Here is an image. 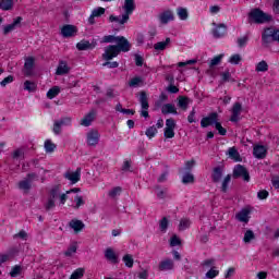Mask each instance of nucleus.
<instances>
[{
  "label": "nucleus",
  "instance_id": "obj_36",
  "mask_svg": "<svg viewBox=\"0 0 279 279\" xmlns=\"http://www.w3.org/2000/svg\"><path fill=\"white\" fill-rule=\"evenodd\" d=\"M177 14L181 21H186V19H189V11L182 7L177 9Z\"/></svg>",
  "mask_w": 279,
  "mask_h": 279
},
{
  "label": "nucleus",
  "instance_id": "obj_17",
  "mask_svg": "<svg viewBox=\"0 0 279 279\" xmlns=\"http://www.w3.org/2000/svg\"><path fill=\"white\" fill-rule=\"evenodd\" d=\"M223 178V167L218 166L213 169L211 172V180L215 184L221 182V179Z\"/></svg>",
  "mask_w": 279,
  "mask_h": 279
},
{
  "label": "nucleus",
  "instance_id": "obj_58",
  "mask_svg": "<svg viewBox=\"0 0 279 279\" xmlns=\"http://www.w3.org/2000/svg\"><path fill=\"white\" fill-rule=\"evenodd\" d=\"M74 202L76 203V205L74 206L76 210L80 208V206H84L85 204L84 198L80 195L75 196Z\"/></svg>",
  "mask_w": 279,
  "mask_h": 279
},
{
  "label": "nucleus",
  "instance_id": "obj_27",
  "mask_svg": "<svg viewBox=\"0 0 279 279\" xmlns=\"http://www.w3.org/2000/svg\"><path fill=\"white\" fill-rule=\"evenodd\" d=\"M169 45H171V38L167 37L165 41H159V43L155 44L154 49L156 51H165V49H167V47H169Z\"/></svg>",
  "mask_w": 279,
  "mask_h": 279
},
{
  "label": "nucleus",
  "instance_id": "obj_51",
  "mask_svg": "<svg viewBox=\"0 0 279 279\" xmlns=\"http://www.w3.org/2000/svg\"><path fill=\"white\" fill-rule=\"evenodd\" d=\"M92 14L95 16V17H99V16H102V14H106V9L101 8V7H98L96 9H94L92 11Z\"/></svg>",
  "mask_w": 279,
  "mask_h": 279
},
{
  "label": "nucleus",
  "instance_id": "obj_2",
  "mask_svg": "<svg viewBox=\"0 0 279 279\" xmlns=\"http://www.w3.org/2000/svg\"><path fill=\"white\" fill-rule=\"evenodd\" d=\"M271 21H274V16L258 8L252 9L247 14V23L250 25H264V23H271Z\"/></svg>",
  "mask_w": 279,
  "mask_h": 279
},
{
  "label": "nucleus",
  "instance_id": "obj_13",
  "mask_svg": "<svg viewBox=\"0 0 279 279\" xmlns=\"http://www.w3.org/2000/svg\"><path fill=\"white\" fill-rule=\"evenodd\" d=\"M97 117V111L90 110L85 117L81 120V125L84 128H90L93 124V121H95V118Z\"/></svg>",
  "mask_w": 279,
  "mask_h": 279
},
{
  "label": "nucleus",
  "instance_id": "obj_59",
  "mask_svg": "<svg viewBox=\"0 0 279 279\" xmlns=\"http://www.w3.org/2000/svg\"><path fill=\"white\" fill-rule=\"evenodd\" d=\"M71 121H73V119H71V117H65V118H61L60 120H57V122H59V124L61 125H71Z\"/></svg>",
  "mask_w": 279,
  "mask_h": 279
},
{
  "label": "nucleus",
  "instance_id": "obj_46",
  "mask_svg": "<svg viewBox=\"0 0 279 279\" xmlns=\"http://www.w3.org/2000/svg\"><path fill=\"white\" fill-rule=\"evenodd\" d=\"M156 134H158V129H156L154 125L149 126L145 132V135L147 136V138H154Z\"/></svg>",
  "mask_w": 279,
  "mask_h": 279
},
{
  "label": "nucleus",
  "instance_id": "obj_32",
  "mask_svg": "<svg viewBox=\"0 0 279 279\" xmlns=\"http://www.w3.org/2000/svg\"><path fill=\"white\" fill-rule=\"evenodd\" d=\"M84 274H86V269L84 268H77L74 270L70 277V279H82L84 278Z\"/></svg>",
  "mask_w": 279,
  "mask_h": 279
},
{
  "label": "nucleus",
  "instance_id": "obj_54",
  "mask_svg": "<svg viewBox=\"0 0 279 279\" xmlns=\"http://www.w3.org/2000/svg\"><path fill=\"white\" fill-rule=\"evenodd\" d=\"M21 269H22L21 266H19V265L14 266V267L11 269V271H10L11 278H16V276H20Z\"/></svg>",
  "mask_w": 279,
  "mask_h": 279
},
{
  "label": "nucleus",
  "instance_id": "obj_15",
  "mask_svg": "<svg viewBox=\"0 0 279 279\" xmlns=\"http://www.w3.org/2000/svg\"><path fill=\"white\" fill-rule=\"evenodd\" d=\"M253 155L258 159L263 160L267 156V148L264 145H256L253 148Z\"/></svg>",
  "mask_w": 279,
  "mask_h": 279
},
{
  "label": "nucleus",
  "instance_id": "obj_30",
  "mask_svg": "<svg viewBox=\"0 0 279 279\" xmlns=\"http://www.w3.org/2000/svg\"><path fill=\"white\" fill-rule=\"evenodd\" d=\"M121 193H123V187L122 186H116L112 190H110L108 192V196L111 199H117V197H119V195H121Z\"/></svg>",
  "mask_w": 279,
  "mask_h": 279
},
{
  "label": "nucleus",
  "instance_id": "obj_25",
  "mask_svg": "<svg viewBox=\"0 0 279 279\" xmlns=\"http://www.w3.org/2000/svg\"><path fill=\"white\" fill-rule=\"evenodd\" d=\"M161 112L163 114H178V109H175V105L166 104L161 107Z\"/></svg>",
  "mask_w": 279,
  "mask_h": 279
},
{
  "label": "nucleus",
  "instance_id": "obj_38",
  "mask_svg": "<svg viewBox=\"0 0 279 279\" xmlns=\"http://www.w3.org/2000/svg\"><path fill=\"white\" fill-rule=\"evenodd\" d=\"M169 229V219L167 217H163L160 221H159V230L160 232H167V230Z\"/></svg>",
  "mask_w": 279,
  "mask_h": 279
},
{
  "label": "nucleus",
  "instance_id": "obj_31",
  "mask_svg": "<svg viewBox=\"0 0 279 279\" xmlns=\"http://www.w3.org/2000/svg\"><path fill=\"white\" fill-rule=\"evenodd\" d=\"M17 186L20 191H24L25 193H29V191L32 190V184L26 179L20 181L17 183Z\"/></svg>",
  "mask_w": 279,
  "mask_h": 279
},
{
  "label": "nucleus",
  "instance_id": "obj_21",
  "mask_svg": "<svg viewBox=\"0 0 279 279\" xmlns=\"http://www.w3.org/2000/svg\"><path fill=\"white\" fill-rule=\"evenodd\" d=\"M34 63H35L34 57H28L25 59V63H24L25 75H32V71H34Z\"/></svg>",
  "mask_w": 279,
  "mask_h": 279
},
{
  "label": "nucleus",
  "instance_id": "obj_37",
  "mask_svg": "<svg viewBox=\"0 0 279 279\" xmlns=\"http://www.w3.org/2000/svg\"><path fill=\"white\" fill-rule=\"evenodd\" d=\"M255 71H257V73H265L266 71H269V65L266 61H260L257 63Z\"/></svg>",
  "mask_w": 279,
  "mask_h": 279
},
{
  "label": "nucleus",
  "instance_id": "obj_53",
  "mask_svg": "<svg viewBox=\"0 0 279 279\" xmlns=\"http://www.w3.org/2000/svg\"><path fill=\"white\" fill-rule=\"evenodd\" d=\"M205 276L206 278H209V279L217 278V276H219V270H216L215 267H213L210 270L206 272Z\"/></svg>",
  "mask_w": 279,
  "mask_h": 279
},
{
  "label": "nucleus",
  "instance_id": "obj_64",
  "mask_svg": "<svg viewBox=\"0 0 279 279\" xmlns=\"http://www.w3.org/2000/svg\"><path fill=\"white\" fill-rule=\"evenodd\" d=\"M101 43H117V36L114 35H106Z\"/></svg>",
  "mask_w": 279,
  "mask_h": 279
},
{
  "label": "nucleus",
  "instance_id": "obj_56",
  "mask_svg": "<svg viewBox=\"0 0 279 279\" xmlns=\"http://www.w3.org/2000/svg\"><path fill=\"white\" fill-rule=\"evenodd\" d=\"M107 62L102 63V66H107L108 69H119V62L110 60H106Z\"/></svg>",
  "mask_w": 279,
  "mask_h": 279
},
{
  "label": "nucleus",
  "instance_id": "obj_50",
  "mask_svg": "<svg viewBox=\"0 0 279 279\" xmlns=\"http://www.w3.org/2000/svg\"><path fill=\"white\" fill-rule=\"evenodd\" d=\"M215 128L218 131V134H220V136H226V134H228V130H226V128H222L220 122L217 121Z\"/></svg>",
  "mask_w": 279,
  "mask_h": 279
},
{
  "label": "nucleus",
  "instance_id": "obj_6",
  "mask_svg": "<svg viewBox=\"0 0 279 279\" xmlns=\"http://www.w3.org/2000/svg\"><path fill=\"white\" fill-rule=\"evenodd\" d=\"M97 47V39H93L92 41H88L86 39L81 40L80 43L76 44V49L78 51H88L93 50Z\"/></svg>",
  "mask_w": 279,
  "mask_h": 279
},
{
  "label": "nucleus",
  "instance_id": "obj_42",
  "mask_svg": "<svg viewBox=\"0 0 279 279\" xmlns=\"http://www.w3.org/2000/svg\"><path fill=\"white\" fill-rule=\"evenodd\" d=\"M44 208L47 213H49V210H53V208H56V199L48 197L47 202L44 205Z\"/></svg>",
  "mask_w": 279,
  "mask_h": 279
},
{
  "label": "nucleus",
  "instance_id": "obj_47",
  "mask_svg": "<svg viewBox=\"0 0 279 279\" xmlns=\"http://www.w3.org/2000/svg\"><path fill=\"white\" fill-rule=\"evenodd\" d=\"M221 60H223V54L214 57L209 63V69H213V66H217V64H220Z\"/></svg>",
  "mask_w": 279,
  "mask_h": 279
},
{
  "label": "nucleus",
  "instance_id": "obj_43",
  "mask_svg": "<svg viewBox=\"0 0 279 279\" xmlns=\"http://www.w3.org/2000/svg\"><path fill=\"white\" fill-rule=\"evenodd\" d=\"M187 228H191V220L189 218H183L180 220L179 223V230H186Z\"/></svg>",
  "mask_w": 279,
  "mask_h": 279
},
{
  "label": "nucleus",
  "instance_id": "obj_18",
  "mask_svg": "<svg viewBox=\"0 0 279 279\" xmlns=\"http://www.w3.org/2000/svg\"><path fill=\"white\" fill-rule=\"evenodd\" d=\"M69 227L74 230L75 234H77L78 232H82V230H84V228H86V225H84V222L82 220L78 219H72L69 222Z\"/></svg>",
  "mask_w": 279,
  "mask_h": 279
},
{
  "label": "nucleus",
  "instance_id": "obj_63",
  "mask_svg": "<svg viewBox=\"0 0 279 279\" xmlns=\"http://www.w3.org/2000/svg\"><path fill=\"white\" fill-rule=\"evenodd\" d=\"M258 199H267L269 197V192L267 190H260L257 192Z\"/></svg>",
  "mask_w": 279,
  "mask_h": 279
},
{
  "label": "nucleus",
  "instance_id": "obj_28",
  "mask_svg": "<svg viewBox=\"0 0 279 279\" xmlns=\"http://www.w3.org/2000/svg\"><path fill=\"white\" fill-rule=\"evenodd\" d=\"M14 8V0H0V10L8 12Z\"/></svg>",
  "mask_w": 279,
  "mask_h": 279
},
{
  "label": "nucleus",
  "instance_id": "obj_45",
  "mask_svg": "<svg viewBox=\"0 0 279 279\" xmlns=\"http://www.w3.org/2000/svg\"><path fill=\"white\" fill-rule=\"evenodd\" d=\"M230 180H232V175L228 174L223 181H222V185H221V191L222 193H228V184H230Z\"/></svg>",
  "mask_w": 279,
  "mask_h": 279
},
{
  "label": "nucleus",
  "instance_id": "obj_62",
  "mask_svg": "<svg viewBox=\"0 0 279 279\" xmlns=\"http://www.w3.org/2000/svg\"><path fill=\"white\" fill-rule=\"evenodd\" d=\"M77 252V245L73 244L65 251V256H73Z\"/></svg>",
  "mask_w": 279,
  "mask_h": 279
},
{
  "label": "nucleus",
  "instance_id": "obj_16",
  "mask_svg": "<svg viewBox=\"0 0 279 279\" xmlns=\"http://www.w3.org/2000/svg\"><path fill=\"white\" fill-rule=\"evenodd\" d=\"M21 21H23V17L17 16L13 23L8 24L3 27V35L8 36V34H10V32H14V29H16V27H19V25H21Z\"/></svg>",
  "mask_w": 279,
  "mask_h": 279
},
{
  "label": "nucleus",
  "instance_id": "obj_1",
  "mask_svg": "<svg viewBox=\"0 0 279 279\" xmlns=\"http://www.w3.org/2000/svg\"><path fill=\"white\" fill-rule=\"evenodd\" d=\"M117 45H109L105 48V53H102L104 60H112L113 58H117L119 53H128L130 49H132V44H130V40L123 36H117Z\"/></svg>",
  "mask_w": 279,
  "mask_h": 279
},
{
  "label": "nucleus",
  "instance_id": "obj_48",
  "mask_svg": "<svg viewBox=\"0 0 279 279\" xmlns=\"http://www.w3.org/2000/svg\"><path fill=\"white\" fill-rule=\"evenodd\" d=\"M183 184H193L195 182V177L191 173H186L182 178Z\"/></svg>",
  "mask_w": 279,
  "mask_h": 279
},
{
  "label": "nucleus",
  "instance_id": "obj_5",
  "mask_svg": "<svg viewBox=\"0 0 279 279\" xmlns=\"http://www.w3.org/2000/svg\"><path fill=\"white\" fill-rule=\"evenodd\" d=\"M213 26L215 27L213 29L214 38H223V36H226V34H228V26L226 24H223V23L217 24V23L213 22Z\"/></svg>",
  "mask_w": 279,
  "mask_h": 279
},
{
  "label": "nucleus",
  "instance_id": "obj_55",
  "mask_svg": "<svg viewBox=\"0 0 279 279\" xmlns=\"http://www.w3.org/2000/svg\"><path fill=\"white\" fill-rule=\"evenodd\" d=\"M174 130L175 129H168V128H166L165 132H163V136L166 138H173V136H175V131Z\"/></svg>",
  "mask_w": 279,
  "mask_h": 279
},
{
  "label": "nucleus",
  "instance_id": "obj_7",
  "mask_svg": "<svg viewBox=\"0 0 279 279\" xmlns=\"http://www.w3.org/2000/svg\"><path fill=\"white\" fill-rule=\"evenodd\" d=\"M262 43L266 46L270 45V43H276L274 27H268L264 29L262 34Z\"/></svg>",
  "mask_w": 279,
  "mask_h": 279
},
{
  "label": "nucleus",
  "instance_id": "obj_26",
  "mask_svg": "<svg viewBox=\"0 0 279 279\" xmlns=\"http://www.w3.org/2000/svg\"><path fill=\"white\" fill-rule=\"evenodd\" d=\"M140 104L142 106V110H149V100L147 98L146 92H141L140 94Z\"/></svg>",
  "mask_w": 279,
  "mask_h": 279
},
{
  "label": "nucleus",
  "instance_id": "obj_35",
  "mask_svg": "<svg viewBox=\"0 0 279 279\" xmlns=\"http://www.w3.org/2000/svg\"><path fill=\"white\" fill-rule=\"evenodd\" d=\"M58 95H60V87H58V86H53L52 88H50L47 92L48 99H53V98L58 97Z\"/></svg>",
  "mask_w": 279,
  "mask_h": 279
},
{
  "label": "nucleus",
  "instance_id": "obj_8",
  "mask_svg": "<svg viewBox=\"0 0 279 279\" xmlns=\"http://www.w3.org/2000/svg\"><path fill=\"white\" fill-rule=\"evenodd\" d=\"M219 120V114L217 112L209 113V117H205L201 120V128H208L210 125H216Z\"/></svg>",
  "mask_w": 279,
  "mask_h": 279
},
{
  "label": "nucleus",
  "instance_id": "obj_33",
  "mask_svg": "<svg viewBox=\"0 0 279 279\" xmlns=\"http://www.w3.org/2000/svg\"><path fill=\"white\" fill-rule=\"evenodd\" d=\"M45 150L47 154H53L56 151V144L51 140H47L44 144Z\"/></svg>",
  "mask_w": 279,
  "mask_h": 279
},
{
  "label": "nucleus",
  "instance_id": "obj_19",
  "mask_svg": "<svg viewBox=\"0 0 279 279\" xmlns=\"http://www.w3.org/2000/svg\"><path fill=\"white\" fill-rule=\"evenodd\" d=\"M173 267H175L173 259L167 258L159 263V271H170Z\"/></svg>",
  "mask_w": 279,
  "mask_h": 279
},
{
  "label": "nucleus",
  "instance_id": "obj_24",
  "mask_svg": "<svg viewBox=\"0 0 279 279\" xmlns=\"http://www.w3.org/2000/svg\"><path fill=\"white\" fill-rule=\"evenodd\" d=\"M178 107L181 108V110H187L189 105L191 104V99L186 96H179L178 97Z\"/></svg>",
  "mask_w": 279,
  "mask_h": 279
},
{
  "label": "nucleus",
  "instance_id": "obj_34",
  "mask_svg": "<svg viewBox=\"0 0 279 279\" xmlns=\"http://www.w3.org/2000/svg\"><path fill=\"white\" fill-rule=\"evenodd\" d=\"M58 197H60V185H54L50 190L49 198L50 199H58Z\"/></svg>",
  "mask_w": 279,
  "mask_h": 279
},
{
  "label": "nucleus",
  "instance_id": "obj_41",
  "mask_svg": "<svg viewBox=\"0 0 279 279\" xmlns=\"http://www.w3.org/2000/svg\"><path fill=\"white\" fill-rule=\"evenodd\" d=\"M122 260L125 264V267H129V268L134 267V258L132 257V255L130 254L124 255Z\"/></svg>",
  "mask_w": 279,
  "mask_h": 279
},
{
  "label": "nucleus",
  "instance_id": "obj_20",
  "mask_svg": "<svg viewBox=\"0 0 279 279\" xmlns=\"http://www.w3.org/2000/svg\"><path fill=\"white\" fill-rule=\"evenodd\" d=\"M227 156H229L231 160H234V162H241V160H243L236 147H230L227 151Z\"/></svg>",
  "mask_w": 279,
  "mask_h": 279
},
{
  "label": "nucleus",
  "instance_id": "obj_4",
  "mask_svg": "<svg viewBox=\"0 0 279 279\" xmlns=\"http://www.w3.org/2000/svg\"><path fill=\"white\" fill-rule=\"evenodd\" d=\"M232 178L234 180H238V178H242L244 182H250V172L247 171V168L242 165H236L233 168V174Z\"/></svg>",
  "mask_w": 279,
  "mask_h": 279
},
{
  "label": "nucleus",
  "instance_id": "obj_29",
  "mask_svg": "<svg viewBox=\"0 0 279 279\" xmlns=\"http://www.w3.org/2000/svg\"><path fill=\"white\" fill-rule=\"evenodd\" d=\"M105 257L107 260H110L111 263H119V259L117 257V254L112 248H107L105 252Z\"/></svg>",
  "mask_w": 279,
  "mask_h": 279
},
{
  "label": "nucleus",
  "instance_id": "obj_23",
  "mask_svg": "<svg viewBox=\"0 0 279 279\" xmlns=\"http://www.w3.org/2000/svg\"><path fill=\"white\" fill-rule=\"evenodd\" d=\"M236 220L242 221V223H247L250 221V209H242L236 214Z\"/></svg>",
  "mask_w": 279,
  "mask_h": 279
},
{
  "label": "nucleus",
  "instance_id": "obj_9",
  "mask_svg": "<svg viewBox=\"0 0 279 279\" xmlns=\"http://www.w3.org/2000/svg\"><path fill=\"white\" fill-rule=\"evenodd\" d=\"M77 34V26L65 24L61 28V36L63 38H73Z\"/></svg>",
  "mask_w": 279,
  "mask_h": 279
},
{
  "label": "nucleus",
  "instance_id": "obj_22",
  "mask_svg": "<svg viewBox=\"0 0 279 279\" xmlns=\"http://www.w3.org/2000/svg\"><path fill=\"white\" fill-rule=\"evenodd\" d=\"M71 71V68H69V64H66L65 61H60L59 65L56 71V75H66Z\"/></svg>",
  "mask_w": 279,
  "mask_h": 279
},
{
  "label": "nucleus",
  "instance_id": "obj_10",
  "mask_svg": "<svg viewBox=\"0 0 279 279\" xmlns=\"http://www.w3.org/2000/svg\"><path fill=\"white\" fill-rule=\"evenodd\" d=\"M243 110V106L241 102H234L232 109H231V118L230 121L232 123H239V117H241V112Z\"/></svg>",
  "mask_w": 279,
  "mask_h": 279
},
{
  "label": "nucleus",
  "instance_id": "obj_60",
  "mask_svg": "<svg viewBox=\"0 0 279 279\" xmlns=\"http://www.w3.org/2000/svg\"><path fill=\"white\" fill-rule=\"evenodd\" d=\"M247 40H250V37H247V36H243V37L238 38V46L240 48L245 47L247 45Z\"/></svg>",
  "mask_w": 279,
  "mask_h": 279
},
{
  "label": "nucleus",
  "instance_id": "obj_14",
  "mask_svg": "<svg viewBox=\"0 0 279 279\" xmlns=\"http://www.w3.org/2000/svg\"><path fill=\"white\" fill-rule=\"evenodd\" d=\"M82 168H77L75 172H65L64 178L70 180L72 184H77V181L81 179Z\"/></svg>",
  "mask_w": 279,
  "mask_h": 279
},
{
  "label": "nucleus",
  "instance_id": "obj_12",
  "mask_svg": "<svg viewBox=\"0 0 279 279\" xmlns=\"http://www.w3.org/2000/svg\"><path fill=\"white\" fill-rule=\"evenodd\" d=\"M158 19H159L161 25H167L168 23H170V21L175 20V15H173V11L166 10L159 14Z\"/></svg>",
  "mask_w": 279,
  "mask_h": 279
},
{
  "label": "nucleus",
  "instance_id": "obj_3",
  "mask_svg": "<svg viewBox=\"0 0 279 279\" xmlns=\"http://www.w3.org/2000/svg\"><path fill=\"white\" fill-rule=\"evenodd\" d=\"M124 11L125 13L122 15V19H119L114 15L109 16L110 23H119L120 25H125L128 21H130V14L136 10V4H134V0H124Z\"/></svg>",
  "mask_w": 279,
  "mask_h": 279
},
{
  "label": "nucleus",
  "instance_id": "obj_40",
  "mask_svg": "<svg viewBox=\"0 0 279 279\" xmlns=\"http://www.w3.org/2000/svg\"><path fill=\"white\" fill-rule=\"evenodd\" d=\"M36 83L32 82V81H25L24 82V90H28V93H34L36 92Z\"/></svg>",
  "mask_w": 279,
  "mask_h": 279
},
{
  "label": "nucleus",
  "instance_id": "obj_39",
  "mask_svg": "<svg viewBox=\"0 0 279 279\" xmlns=\"http://www.w3.org/2000/svg\"><path fill=\"white\" fill-rule=\"evenodd\" d=\"M254 239H256L254 231L246 230V232L244 233V238H243L244 243H252V241H254Z\"/></svg>",
  "mask_w": 279,
  "mask_h": 279
},
{
  "label": "nucleus",
  "instance_id": "obj_49",
  "mask_svg": "<svg viewBox=\"0 0 279 279\" xmlns=\"http://www.w3.org/2000/svg\"><path fill=\"white\" fill-rule=\"evenodd\" d=\"M177 245H182V240L174 234L170 239V247H177Z\"/></svg>",
  "mask_w": 279,
  "mask_h": 279
},
{
  "label": "nucleus",
  "instance_id": "obj_52",
  "mask_svg": "<svg viewBox=\"0 0 279 279\" xmlns=\"http://www.w3.org/2000/svg\"><path fill=\"white\" fill-rule=\"evenodd\" d=\"M141 82H143V80L138 76L133 77L130 82H129V86L131 88H136V86H138L141 84Z\"/></svg>",
  "mask_w": 279,
  "mask_h": 279
},
{
  "label": "nucleus",
  "instance_id": "obj_61",
  "mask_svg": "<svg viewBox=\"0 0 279 279\" xmlns=\"http://www.w3.org/2000/svg\"><path fill=\"white\" fill-rule=\"evenodd\" d=\"M241 60H242L241 54H233L230 57L229 62L230 64H239Z\"/></svg>",
  "mask_w": 279,
  "mask_h": 279
},
{
  "label": "nucleus",
  "instance_id": "obj_11",
  "mask_svg": "<svg viewBox=\"0 0 279 279\" xmlns=\"http://www.w3.org/2000/svg\"><path fill=\"white\" fill-rule=\"evenodd\" d=\"M87 144L89 147H96L99 144V131L90 130L87 133Z\"/></svg>",
  "mask_w": 279,
  "mask_h": 279
},
{
  "label": "nucleus",
  "instance_id": "obj_57",
  "mask_svg": "<svg viewBox=\"0 0 279 279\" xmlns=\"http://www.w3.org/2000/svg\"><path fill=\"white\" fill-rule=\"evenodd\" d=\"M220 76H221L222 82H230L232 74H230V70H227V71L220 73Z\"/></svg>",
  "mask_w": 279,
  "mask_h": 279
},
{
  "label": "nucleus",
  "instance_id": "obj_44",
  "mask_svg": "<svg viewBox=\"0 0 279 279\" xmlns=\"http://www.w3.org/2000/svg\"><path fill=\"white\" fill-rule=\"evenodd\" d=\"M158 199H165L167 197V189L161 190L160 185L155 186Z\"/></svg>",
  "mask_w": 279,
  "mask_h": 279
}]
</instances>
